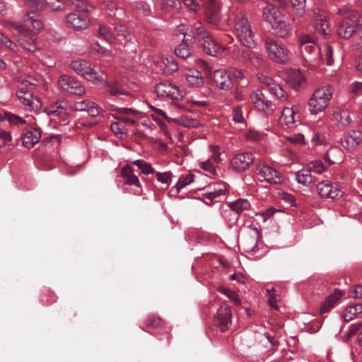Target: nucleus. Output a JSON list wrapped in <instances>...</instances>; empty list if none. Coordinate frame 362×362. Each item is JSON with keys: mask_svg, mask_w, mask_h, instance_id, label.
Here are the masks:
<instances>
[{"mask_svg": "<svg viewBox=\"0 0 362 362\" xmlns=\"http://www.w3.org/2000/svg\"><path fill=\"white\" fill-rule=\"evenodd\" d=\"M4 25L14 31V37L24 49L31 52L38 49L33 37L35 33L42 30L43 23L40 19L36 18L35 14L33 13V16L26 14L23 25L6 22Z\"/></svg>", "mask_w": 362, "mask_h": 362, "instance_id": "obj_1", "label": "nucleus"}, {"mask_svg": "<svg viewBox=\"0 0 362 362\" xmlns=\"http://www.w3.org/2000/svg\"><path fill=\"white\" fill-rule=\"evenodd\" d=\"M233 28L238 40L244 46L252 48L255 46V33L246 15L242 11L234 14Z\"/></svg>", "mask_w": 362, "mask_h": 362, "instance_id": "obj_2", "label": "nucleus"}, {"mask_svg": "<svg viewBox=\"0 0 362 362\" xmlns=\"http://www.w3.org/2000/svg\"><path fill=\"white\" fill-rule=\"evenodd\" d=\"M262 18L272 27L277 36L285 38L291 35V27L284 21L283 14L277 7L267 5L263 9Z\"/></svg>", "mask_w": 362, "mask_h": 362, "instance_id": "obj_3", "label": "nucleus"}, {"mask_svg": "<svg viewBox=\"0 0 362 362\" xmlns=\"http://www.w3.org/2000/svg\"><path fill=\"white\" fill-rule=\"evenodd\" d=\"M37 80L30 78V80H23L16 91V95L20 103L28 110H37L41 107V102L33 93V88L37 86Z\"/></svg>", "mask_w": 362, "mask_h": 362, "instance_id": "obj_4", "label": "nucleus"}, {"mask_svg": "<svg viewBox=\"0 0 362 362\" xmlns=\"http://www.w3.org/2000/svg\"><path fill=\"white\" fill-rule=\"evenodd\" d=\"M334 93L330 86H322L316 89L308 102L309 110L313 115L324 111L329 104Z\"/></svg>", "mask_w": 362, "mask_h": 362, "instance_id": "obj_5", "label": "nucleus"}, {"mask_svg": "<svg viewBox=\"0 0 362 362\" xmlns=\"http://www.w3.org/2000/svg\"><path fill=\"white\" fill-rule=\"evenodd\" d=\"M361 28L362 15L357 11H352L339 23L337 34L340 37L347 40Z\"/></svg>", "mask_w": 362, "mask_h": 362, "instance_id": "obj_6", "label": "nucleus"}, {"mask_svg": "<svg viewBox=\"0 0 362 362\" xmlns=\"http://www.w3.org/2000/svg\"><path fill=\"white\" fill-rule=\"evenodd\" d=\"M265 49L269 58L279 64H286L289 59V51L282 42L274 39H267Z\"/></svg>", "mask_w": 362, "mask_h": 362, "instance_id": "obj_7", "label": "nucleus"}, {"mask_svg": "<svg viewBox=\"0 0 362 362\" xmlns=\"http://www.w3.org/2000/svg\"><path fill=\"white\" fill-rule=\"evenodd\" d=\"M70 67L78 74L93 83H97L103 81L102 74L91 67L90 64L85 60L73 61L70 64Z\"/></svg>", "mask_w": 362, "mask_h": 362, "instance_id": "obj_8", "label": "nucleus"}, {"mask_svg": "<svg viewBox=\"0 0 362 362\" xmlns=\"http://www.w3.org/2000/svg\"><path fill=\"white\" fill-rule=\"evenodd\" d=\"M57 86L59 89L67 94L83 95L86 93L85 88L78 80L66 74L59 77Z\"/></svg>", "mask_w": 362, "mask_h": 362, "instance_id": "obj_9", "label": "nucleus"}, {"mask_svg": "<svg viewBox=\"0 0 362 362\" xmlns=\"http://www.w3.org/2000/svg\"><path fill=\"white\" fill-rule=\"evenodd\" d=\"M187 28L185 25L179 26V31L184 35L182 42L175 48V54L182 59H187L192 57L193 52L191 49L194 43V37L187 34Z\"/></svg>", "mask_w": 362, "mask_h": 362, "instance_id": "obj_10", "label": "nucleus"}, {"mask_svg": "<svg viewBox=\"0 0 362 362\" xmlns=\"http://www.w3.org/2000/svg\"><path fill=\"white\" fill-rule=\"evenodd\" d=\"M155 90L158 96L161 98L179 100L183 96L180 88L169 81L160 82L156 86Z\"/></svg>", "mask_w": 362, "mask_h": 362, "instance_id": "obj_11", "label": "nucleus"}, {"mask_svg": "<svg viewBox=\"0 0 362 362\" xmlns=\"http://www.w3.org/2000/svg\"><path fill=\"white\" fill-rule=\"evenodd\" d=\"M258 175L261 181H265L269 184L278 185L284 181L281 173L269 165H262L258 168Z\"/></svg>", "mask_w": 362, "mask_h": 362, "instance_id": "obj_12", "label": "nucleus"}, {"mask_svg": "<svg viewBox=\"0 0 362 362\" xmlns=\"http://www.w3.org/2000/svg\"><path fill=\"white\" fill-rule=\"evenodd\" d=\"M250 100L255 107L266 114L273 112L272 103L269 101L260 90H256L250 94Z\"/></svg>", "mask_w": 362, "mask_h": 362, "instance_id": "obj_13", "label": "nucleus"}, {"mask_svg": "<svg viewBox=\"0 0 362 362\" xmlns=\"http://www.w3.org/2000/svg\"><path fill=\"white\" fill-rule=\"evenodd\" d=\"M317 189L319 195L323 198L335 199L341 198L344 194L342 190L337 185H333L325 181L319 182Z\"/></svg>", "mask_w": 362, "mask_h": 362, "instance_id": "obj_14", "label": "nucleus"}, {"mask_svg": "<svg viewBox=\"0 0 362 362\" xmlns=\"http://www.w3.org/2000/svg\"><path fill=\"white\" fill-rule=\"evenodd\" d=\"M362 143V131L351 130L344 134L341 146L347 151H351Z\"/></svg>", "mask_w": 362, "mask_h": 362, "instance_id": "obj_15", "label": "nucleus"}, {"mask_svg": "<svg viewBox=\"0 0 362 362\" xmlns=\"http://www.w3.org/2000/svg\"><path fill=\"white\" fill-rule=\"evenodd\" d=\"M232 312L231 308L228 305L221 306L215 317V323L216 327L221 331L224 332L229 328L231 324Z\"/></svg>", "mask_w": 362, "mask_h": 362, "instance_id": "obj_16", "label": "nucleus"}, {"mask_svg": "<svg viewBox=\"0 0 362 362\" xmlns=\"http://www.w3.org/2000/svg\"><path fill=\"white\" fill-rule=\"evenodd\" d=\"M254 157L252 153H240L233 156L231 160L232 168L238 172L247 170L253 163Z\"/></svg>", "mask_w": 362, "mask_h": 362, "instance_id": "obj_17", "label": "nucleus"}, {"mask_svg": "<svg viewBox=\"0 0 362 362\" xmlns=\"http://www.w3.org/2000/svg\"><path fill=\"white\" fill-rule=\"evenodd\" d=\"M212 79L220 89L228 90L231 87L232 82L230 75L223 69L215 70L212 74Z\"/></svg>", "mask_w": 362, "mask_h": 362, "instance_id": "obj_18", "label": "nucleus"}, {"mask_svg": "<svg viewBox=\"0 0 362 362\" xmlns=\"http://www.w3.org/2000/svg\"><path fill=\"white\" fill-rule=\"evenodd\" d=\"M25 4L34 10L43 9L45 4L55 11L63 9L61 0H25Z\"/></svg>", "mask_w": 362, "mask_h": 362, "instance_id": "obj_19", "label": "nucleus"}, {"mask_svg": "<svg viewBox=\"0 0 362 362\" xmlns=\"http://www.w3.org/2000/svg\"><path fill=\"white\" fill-rule=\"evenodd\" d=\"M316 18L315 29L316 32L322 35H329L330 33V25L327 20V16L324 11L317 10L315 12Z\"/></svg>", "mask_w": 362, "mask_h": 362, "instance_id": "obj_20", "label": "nucleus"}, {"mask_svg": "<svg viewBox=\"0 0 362 362\" xmlns=\"http://www.w3.org/2000/svg\"><path fill=\"white\" fill-rule=\"evenodd\" d=\"M41 137L40 129L33 128L24 133L22 136V144L27 148H31L35 144L39 142Z\"/></svg>", "mask_w": 362, "mask_h": 362, "instance_id": "obj_21", "label": "nucleus"}, {"mask_svg": "<svg viewBox=\"0 0 362 362\" xmlns=\"http://www.w3.org/2000/svg\"><path fill=\"white\" fill-rule=\"evenodd\" d=\"M73 108L76 111L87 112L92 117L98 116L100 113L99 107L95 103L90 100L76 102L74 104Z\"/></svg>", "mask_w": 362, "mask_h": 362, "instance_id": "obj_22", "label": "nucleus"}, {"mask_svg": "<svg viewBox=\"0 0 362 362\" xmlns=\"http://www.w3.org/2000/svg\"><path fill=\"white\" fill-rule=\"evenodd\" d=\"M185 83L191 88H198L204 84V80L202 74L197 70H190L183 75Z\"/></svg>", "mask_w": 362, "mask_h": 362, "instance_id": "obj_23", "label": "nucleus"}, {"mask_svg": "<svg viewBox=\"0 0 362 362\" xmlns=\"http://www.w3.org/2000/svg\"><path fill=\"white\" fill-rule=\"evenodd\" d=\"M67 23L75 30H80L88 27V21L83 15L71 13L66 17Z\"/></svg>", "mask_w": 362, "mask_h": 362, "instance_id": "obj_24", "label": "nucleus"}, {"mask_svg": "<svg viewBox=\"0 0 362 362\" xmlns=\"http://www.w3.org/2000/svg\"><path fill=\"white\" fill-rule=\"evenodd\" d=\"M332 115L338 127H346L352 122L348 110L338 108L334 111Z\"/></svg>", "mask_w": 362, "mask_h": 362, "instance_id": "obj_25", "label": "nucleus"}, {"mask_svg": "<svg viewBox=\"0 0 362 362\" xmlns=\"http://www.w3.org/2000/svg\"><path fill=\"white\" fill-rule=\"evenodd\" d=\"M121 176L124 179V183L129 185H134L141 187V184L137 176L134 173L133 168L129 165H124L121 170Z\"/></svg>", "mask_w": 362, "mask_h": 362, "instance_id": "obj_26", "label": "nucleus"}, {"mask_svg": "<svg viewBox=\"0 0 362 362\" xmlns=\"http://www.w3.org/2000/svg\"><path fill=\"white\" fill-rule=\"evenodd\" d=\"M344 293L339 290H335L332 294L329 296L324 301L320 308V313L323 314L329 312L332 308L334 307L339 299L343 296Z\"/></svg>", "mask_w": 362, "mask_h": 362, "instance_id": "obj_27", "label": "nucleus"}, {"mask_svg": "<svg viewBox=\"0 0 362 362\" xmlns=\"http://www.w3.org/2000/svg\"><path fill=\"white\" fill-rule=\"evenodd\" d=\"M45 112L49 115L64 117L66 115V103L64 100H58L49 105Z\"/></svg>", "mask_w": 362, "mask_h": 362, "instance_id": "obj_28", "label": "nucleus"}, {"mask_svg": "<svg viewBox=\"0 0 362 362\" xmlns=\"http://www.w3.org/2000/svg\"><path fill=\"white\" fill-rule=\"evenodd\" d=\"M260 238V231L257 228H251L250 233L244 240L247 250H253L257 247Z\"/></svg>", "mask_w": 362, "mask_h": 362, "instance_id": "obj_29", "label": "nucleus"}, {"mask_svg": "<svg viewBox=\"0 0 362 362\" xmlns=\"http://www.w3.org/2000/svg\"><path fill=\"white\" fill-rule=\"evenodd\" d=\"M305 82V78L301 71L297 69L291 70L287 77V83L293 87L298 88L303 86Z\"/></svg>", "mask_w": 362, "mask_h": 362, "instance_id": "obj_30", "label": "nucleus"}, {"mask_svg": "<svg viewBox=\"0 0 362 362\" xmlns=\"http://www.w3.org/2000/svg\"><path fill=\"white\" fill-rule=\"evenodd\" d=\"M296 179L298 183L305 186H309L316 180L315 175L308 168L298 171L296 173Z\"/></svg>", "mask_w": 362, "mask_h": 362, "instance_id": "obj_31", "label": "nucleus"}, {"mask_svg": "<svg viewBox=\"0 0 362 362\" xmlns=\"http://www.w3.org/2000/svg\"><path fill=\"white\" fill-rule=\"evenodd\" d=\"M295 122V112L293 108L284 107L281 111V115L279 118L281 125H285L291 127Z\"/></svg>", "mask_w": 362, "mask_h": 362, "instance_id": "obj_32", "label": "nucleus"}, {"mask_svg": "<svg viewBox=\"0 0 362 362\" xmlns=\"http://www.w3.org/2000/svg\"><path fill=\"white\" fill-rule=\"evenodd\" d=\"M4 119H7L11 124L21 126L25 124H33L34 119L31 117L26 116L25 118L21 117L17 115L10 112L4 113Z\"/></svg>", "mask_w": 362, "mask_h": 362, "instance_id": "obj_33", "label": "nucleus"}, {"mask_svg": "<svg viewBox=\"0 0 362 362\" xmlns=\"http://www.w3.org/2000/svg\"><path fill=\"white\" fill-rule=\"evenodd\" d=\"M362 313V304L357 303L353 305L346 306L342 313V317L346 322H349L356 318L357 315Z\"/></svg>", "mask_w": 362, "mask_h": 362, "instance_id": "obj_34", "label": "nucleus"}, {"mask_svg": "<svg viewBox=\"0 0 362 362\" xmlns=\"http://www.w3.org/2000/svg\"><path fill=\"white\" fill-rule=\"evenodd\" d=\"M205 6L209 8L207 21L211 24L217 25L219 23V10L216 0H214L213 3H207Z\"/></svg>", "mask_w": 362, "mask_h": 362, "instance_id": "obj_35", "label": "nucleus"}, {"mask_svg": "<svg viewBox=\"0 0 362 362\" xmlns=\"http://www.w3.org/2000/svg\"><path fill=\"white\" fill-rule=\"evenodd\" d=\"M202 45L203 47V50L207 54L211 56H217L221 50V47L218 45L211 37L206 40L205 41L202 42Z\"/></svg>", "mask_w": 362, "mask_h": 362, "instance_id": "obj_36", "label": "nucleus"}, {"mask_svg": "<svg viewBox=\"0 0 362 362\" xmlns=\"http://www.w3.org/2000/svg\"><path fill=\"white\" fill-rule=\"evenodd\" d=\"M238 59L245 63H251L256 65L257 62L260 60V58L256 53L249 49H242L238 51Z\"/></svg>", "mask_w": 362, "mask_h": 362, "instance_id": "obj_37", "label": "nucleus"}, {"mask_svg": "<svg viewBox=\"0 0 362 362\" xmlns=\"http://www.w3.org/2000/svg\"><path fill=\"white\" fill-rule=\"evenodd\" d=\"M174 122L187 128H198L201 126L200 122L187 115H183L173 119Z\"/></svg>", "mask_w": 362, "mask_h": 362, "instance_id": "obj_38", "label": "nucleus"}, {"mask_svg": "<svg viewBox=\"0 0 362 362\" xmlns=\"http://www.w3.org/2000/svg\"><path fill=\"white\" fill-rule=\"evenodd\" d=\"M163 70L166 74H172L178 69V64L173 57H165L161 59Z\"/></svg>", "mask_w": 362, "mask_h": 362, "instance_id": "obj_39", "label": "nucleus"}, {"mask_svg": "<svg viewBox=\"0 0 362 362\" xmlns=\"http://www.w3.org/2000/svg\"><path fill=\"white\" fill-rule=\"evenodd\" d=\"M107 92L113 96H117L119 95H129L130 93L129 91L124 90L122 86L116 81H112L107 83Z\"/></svg>", "mask_w": 362, "mask_h": 362, "instance_id": "obj_40", "label": "nucleus"}, {"mask_svg": "<svg viewBox=\"0 0 362 362\" xmlns=\"http://www.w3.org/2000/svg\"><path fill=\"white\" fill-rule=\"evenodd\" d=\"M230 207L232 211L240 214L250 207V204L247 199H238L230 203Z\"/></svg>", "mask_w": 362, "mask_h": 362, "instance_id": "obj_41", "label": "nucleus"}, {"mask_svg": "<svg viewBox=\"0 0 362 362\" xmlns=\"http://www.w3.org/2000/svg\"><path fill=\"white\" fill-rule=\"evenodd\" d=\"M165 322L159 316L150 315L145 320V325L149 328H158L164 325Z\"/></svg>", "mask_w": 362, "mask_h": 362, "instance_id": "obj_42", "label": "nucleus"}, {"mask_svg": "<svg viewBox=\"0 0 362 362\" xmlns=\"http://www.w3.org/2000/svg\"><path fill=\"white\" fill-rule=\"evenodd\" d=\"M66 1L83 12H90L93 10V6L84 0H66Z\"/></svg>", "mask_w": 362, "mask_h": 362, "instance_id": "obj_43", "label": "nucleus"}, {"mask_svg": "<svg viewBox=\"0 0 362 362\" xmlns=\"http://www.w3.org/2000/svg\"><path fill=\"white\" fill-rule=\"evenodd\" d=\"M194 175L193 174L182 175L175 185L177 192H180L185 186L194 182Z\"/></svg>", "mask_w": 362, "mask_h": 362, "instance_id": "obj_44", "label": "nucleus"}, {"mask_svg": "<svg viewBox=\"0 0 362 362\" xmlns=\"http://www.w3.org/2000/svg\"><path fill=\"white\" fill-rule=\"evenodd\" d=\"M242 105L234 107L232 111L233 121L236 124H240L243 126L245 125V119L243 115Z\"/></svg>", "mask_w": 362, "mask_h": 362, "instance_id": "obj_45", "label": "nucleus"}, {"mask_svg": "<svg viewBox=\"0 0 362 362\" xmlns=\"http://www.w3.org/2000/svg\"><path fill=\"white\" fill-rule=\"evenodd\" d=\"M218 291L221 293L226 296L228 298L233 301L235 305L240 306L241 305L240 299L238 297V295L233 291L230 290L229 288H224L223 286H220L218 288Z\"/></svg>", "mask_w": 362, "mask_h": 362, "instance_id": "obj_46", "label": "nucleus"}, {"mask_svg": "<svg viewBox=\"0 0 362 362\" xmlns=\"http://www.w3.org/2000/svg\"><path fill=\"white\" fill-rule=\"evenodd\" d=\"M98 32L100 36L110 43H112L115 41V35L111 32L110 28L107 25L103 24L100 25Z\"/></svg>", "mask_w": 362, "mask_h": 362, "instance_id": "obj_47", "label": "nucleus"}, {"mask_svg": "<svg viewBox=\"0 0 362 362\" xmlns=\"http://www.w3.org/2000/svg\"><path fill=\"white\" fill-rule=\"evenodd\" d=\"M133 164L136 165L141 170V173L145 175H148L155 172L151 165L143 160H136L133 162Z\"/></svg>", "mask_w": 362, "mask_h": 362, "instance_id": "obj_48", "label": "nucleus"}, {"mask_svg": "<svg viewBox=\"0 0 362 362\" xmlns=\"http://www.w3.org/2000/svg\"><path fill=\"white\" fill-rule=\"evenodd\" d=\"M190 35L194 36V39L197 38L201 43L211 37L209 33L202 26L197 27L195 29V33Z\"/></svg>", "mask_w": 362, "mask_h": 362, "instance_id": "obj_49", "label": "nucleus"}, {"mask_svg": "<svg viewBox=\"0 0 362 362\" xmlns=\"http://www.w3.org/2000/svg\"><path fill=\"white\" fill-rule=\"evenodd\" d=\"M333 50L329 45H325L322 49H320L322 59L326 62L327 65H332L333 62L332 58Z\"/></svg>", "mask_w": 362, "mask_h": 362, "instance_id": "obj_50", "label": "nucleus"}, {"mask_svg": "<svg viewBox=\"0 0 362 362\" xmlns=\"http://www.w3.org/2000/svg\"><path fill=\"white\" fill-rule=\"evenodd\" d=\"M296 15L302 16L305 13V0H290Z\"/></svg>", "mask_w": 362, "mask_h": 362, "instance_id": "obj_51", "label": "nucleus"}, {"mask_svg": "<svg viewBox=\"0 0 362 362\" xmlns=\"http://www.w3.org/2000/svg\"><path fill=\"white\" fill-rule=\"evenodd\" d=\"M307 168L310 170L312 174H321L327 169L321 160L312 162Z\"/></svg>", "mask_w": 362, "mask_h": 362, "instance_id": "obj_52", "label": "nucleus"}, {"mask_svg": "<svg viewBox=\"0 0 362 362\" xmlns=\"http://www.w3.org/2000/svg\"><path fill=\"white\" fill-rule=\"evenodd\" d=\"M269 92L281 100H286L287 99V94L286 91L278 83H276Z\"/></svg>", "mask_w": 362, "mask_h": 362, "instance_id": "obj_53", "label": "nucleus"}, {"mask_svg": "<svg viewBox=\"0 0 362 362\" xmlns=\"http://www.w3.org/2000/svg\"><path fill=\"white\" fill-rule=\"evenodd\" d=\"M199 167L212 175L216 174V167L214 163L211 160V159H207L205 161L199 162Z\"/></svg>", "mask_w": 362, "mask_h": 362, "instance_id": "obj_54", "label": "nucleus"}, {"mask_svg": "<svg viewBox=\"0 0 362 362\" xmlns=\"http://www.w3.org/2000/svg\"><path fill=\"white\" fill-rule=\"evenodd\" d=\"M228 73V75H230L231 81L235 80V81H240L245 78L244 73L235 67L230 68Z\"/></svg>", "mask_w": 362, "mask_h": 362, "instance_id": "obj_55", "label": "nucleus"}, {"mask_svg": "<svg viewBox=\"0 0 362 362\" xmlns=\"http://www.w3.org/2000/svg\"><path fill=\"white\" fill-rule=\"evenodd\" d=\"M209 151L211 153V157L209 159L215 164H218L221 159L220 157L219 147L218 146L211 145Z\"/></svg>", "mask_w": 362, "mask_h": 362, "instance_id": "obj_56", "label": "nucleus"}, {"mask_svg": "<svg viewBox=\"0 0 362 362\" xmlns=\"http://www.w3.org/2000/svg\"><path fill=\"white\" fill-rule=\"evenodd\" d=\"M267 292L269 295L268 302H269L270 306L277 310L279 308H278V305L276 303L277 298L274 293V292H275L274 288H272V289L267 288Z\"/></svg>", "mask_w": 362, "mask_h": 362, "instance_id": "obj_57", "label": "nucleus"}, {"mask_svg": "<svg viewBox=\"0 0 362 362\" xmlns=\"http://www.w3.org/2000/svg\"><path fill=\"white\" fill-rule=\"evenodd\" d=\"M156 179L158 182L163 184H168L171 181L172 173L170 172L166 173H156Z\"/></svg>", "mask_w": 362, "mask_h": 362, "instance_id": "obj_58", "label": "nucleus"}, {"mask_svg": "<svg viewBox=\"0 0 362 362\" xmlns=\"http://www.w3.org/2000/svg\"><path fill=\"white\" fill-rule=\"evenodd\" d=\"M258 79L267 86L268 90H272V88L276 85V83L274 81V80L267 76L263 74H259L257 76Z\"/></svg>", "mask_w": 362, "mask_h": 362, "instance_id": "obj_59", "label": "nucleus"}, {"mask_svg": "<svg viewBox=\"0 0 362 362\" xmlns=\"http://www.w3.org/2000/svg\"><path fill=\"white\" fill-rule=\"evenodd\" d=\"M361 329H362V323H356V324L351 325L349 327L348 332H346V339H349L351 337H354Z\"/></svg>", "mask_w": 362, "mask_h": 362, "instance_id": "obj_60", "label": "nucleus"}, {"mask_svg": "<svg viewBox=\"0 0 362 362\" xmlns=\"http://www.w3.org/2000/svg\"><path fill=\"white\" fill-rule=\"evenodd\" d=\"M115 111L117 114L133 117H136L140 114V112L138 110H133L132 108H117L115 110Z\"/></svg>", "mask_w": 362, "mask_h": 362, "instance_id": "obj_61", "label": "nucleus"}, {"mask_svg": "<svg viewBox=\"0 0 362 362\" xmlns=\"http://www.w3.org/2000/svg\"><path fill=\"white\" fill-rule=\"evenodd\" d=\"M10 132L0 130V146L8 145L11 141Z\"/></svg>", "mask_w": 362, "mask_h": 362, "instance_id": "obj_62", "label": "nucleus"}, {"mask_svg": "<svg viewBox=\"0 0 362 362\" xmlns=\"http://www.w3.org/2000/svg\"><path fill=\"white\" fill-rule=\"evenodd\" d=\"M115 30L118 36L126 37L128 35V30L124 25L115 24Z\"/></svg>", "mask_w": 362, "mask_h": 362, "instance_id": "obj_63", "label": "nucleus"}, {"mask_svg": "<svg viewBox=\"0 0 362 362\" xmlns=\"http://www.w3.org/2000/svg\"><path fill=\"white\" fill-rule=\"evenodd\" d=\"M111 129L115 134H123L125 132V128L119 122H115L111 124Z\"/></svg>", "mask_w": 362, "mask_h": 362, "instance_id": "obj_64", "label": "nucleus"}]
</instances>
